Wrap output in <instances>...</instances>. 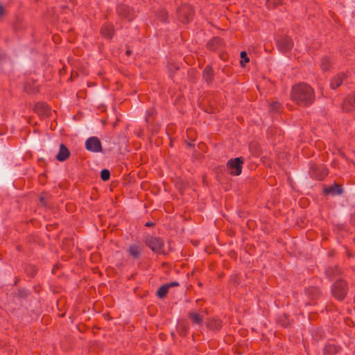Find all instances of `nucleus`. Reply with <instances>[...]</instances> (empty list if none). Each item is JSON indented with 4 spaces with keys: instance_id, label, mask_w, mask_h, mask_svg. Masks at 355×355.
Here are the masks:
<instances>
[{
    "instance_id": "obj_9",
    "label": "nucleus",
    "mask_w": 355,
    "mask_h": 355,
    "mask_svg": "<svg viewBox=\"0 0 355 355\" xmlns=\"http://www.w3.org/2000/svg\"><path fill=\"white\" fill-rule=\"evenodd\" d=\"M85 148L87 150L99 153L102 151V146L100 139L96 137H91L85 141Z\"/></svg>"
},
{
    "instance_id": "obj_37",
    "label": "nucleus",
    "mask_w": 355,
    "mask_h": 355,
    "mask_svg": "<svg viewBox=\"0 0 355 355\" xmlns=\"http://www.w3.org/2000/svg\"><path fill=\"white\" fill-rule=\"evenodd\" d=\"M4 14V8L1 4H0V16L3 15Z\"/></svg>"
},
{
    "instance_id": "obj_31",
    "label": "nucleus",
    "mask_w": 355,
    "mask_h": 355,
    "mask_svg": "<svg viewBox=\"0 0 355 355\" xmlns=\"http://www.w3.org/2000/svg\"><path fill=\"white\" fill-rule=\"evenodd\" d=\"M110 178V172L108 169H103L101 172V178L103 181H107Z\"/></svg>"
},
{
    "instance_id": "obj_25",
    "label": "nucleus",
    "mask_w": 355,
    "mask_h": 355,
    "mask_svg": "<svg viewBox=\"0 0 355 355\" xmlns=\"http://www.w3.org/2000/svg\"><path fill=\"white\" fill-rule=\"evenodd\" d=\"M277 322L279 325L284 328H286L290 325V319L286 314L279 315Z\"/></svg>"
},
{
    "instance_id": "obj_4",
    "label": "nucleus",
    "mask_w": 355,
    "mask_h": 355,
    "mask_svg": "<svg viewBox=\"0 0 355 355\" xmlns=\"http://www.w3.org/2000/svg\"><path fill=\"white\" fill-rule=\"evenodd\" d=\"M328 173V169L323 164H312L310 166L309 175L317 180H324Z\"/></svg>"
},
{
    "instance_id": "obj_8",
    "label": "nucleus",
    "mask_w": 355,
    "mask_h": 355,
    "mask_svg": "<svg viewBox=\"0 0 355 355\" xmlns=\"http://www.w3.org/2000/svg\"><path fill=\"white\" fill-rule=\"evenodd\" d=\"M117 13L121 18L129 21H132L135 16L134 10L125 4H121L117 7Z\"/></svg>"
},
{
    "instance_id": "obj_34",
    "label": "nucleus",
    "mask_w": 355,
    "mask_h": 355,
    "mask_svg": "<svg viewBox=\"0 0 355 355\" xmlns=\"http://www.w3.org/2000/svg\"><path fill=\"white\" fill-rule=\"evenodd\" d=\"M168 286V289L171 287L178 286L180 284L178 282H173L168 284H166Z\"/></svg>"
},
{
    "instance_id": "obj_33",
    "label": "nucleus",
    "mask_w": 355,
    "mask_h": 355,
    "mask_svg": "<svg viewBox=\"0 0 355 355\" xmlns=\"http://www.w3.org/2000/svg\"><path fill=\"white\" fill-rule=\"evenodd\" d=\"M40 203L44 207L48 206L47 201H46V197L44 196H43V195L40 196Z\"/></svg>"
},
{
    "instance_id": "obj_28",
    "label": "nucleus",
    "mask_w": 355,
    "mask_h": 355,
    "mask_svg": "<svg viewBox=\"0 0 355 355\" xmlns=\"http://www.w3.org/2000/svg\"><path fill=\"white\" fill-rule=\"evenodd\" d=\"M168 286L166 284H164L159 287V288L157 291V295L159 298H164L166 296L168 292Z\"/></svg>"
},
{
    "instance_id": "obj_7",
    "label": "nucleus",
    "mask_w": 355,
    "mask_h": 355,
    "mask_svg": "<svg viewBox=\"0 0 355 355\" xmlns=\"http://www.w3.org/2000/svg\"><path fill=\"white\" fill-rule=\"evenodd\" d=\"M276 44L278 49L282 53L290 51L293 47V42L288 36H278L276 38Z\"/></svg>"
},
{
    "instance_id": "obj_14",
    "label": "nucleus",
    "mask_w": 355,
    "mask_h": 355,
    "mask_svg": "<svg viewBox=\"0 0 355 355\" xmlns=\"http://www.w3.org/2000/svg\"><path fill=\"white\" fill-rule=\"evenodd\" d=\"M28 295L29 292L25 288H19L10 294L13 301H21L23 299H26Z\"/></svg>"
},
{
    "instance_id": "obj_38",
    "label": "nucleus",
    "mask_w": 355,
    "mask_h": 355,
    "mask_svg": "<svg viewBox=\"0 0 355 355\" xmlns=\"http://www.w3.org/2000/svg\"><path fill=\"white\" fill-rule=\"evenodd\" d=\"M125 53H126L127 55H130L132 53V52H131V51L130 49H128L126 51Z\"/></svg>"
},
{
    "instance_id": "obj_3",
    "label": "nucleus",
    "mask_w": 355,
    "mask_h": 355,
    "mask_svg": "<svg viewBox=\"0 0 355 355\" xmlns=\"http://www.w3.org/2000/svg\"><path fill=\"white\" fill-rule=\"evenodd\" d=\"M244 159L241 157L230 159L227 161L228 173L232 175H239L241 173Z\"/></svg>"
},
{
    "instance_id": "obj_26",
    "label": "nucleus",
    "mask_w": 355,
    "mask_h": 355,
    "mask_svg": "<svg viewBox=\"0 0 355 355\" xmlns=\"http://www.w3.org/2000/svg\"><path fill=\"white\" fill-rule=\"evenodd\" d=\"M283 3V0H266V6L268 9L275 8Z\"/></svg>"
},
{
    "instance_id": "obj_1",
    "label": "nucleus",
    "mask_w": 355,
    "mask_h": 355,
    "mask_svg": "<svg viewBox=\"0 0 355 355\" xmlns=\"http://www.w3.org/2000/svg\"><path fill=\"white\" fill-rule=\"evenodd\" d=\"M291 97L297 105L306 107L315 101L313 89L306 83H301L293 87Z\"/></svg>"
},
{
    "instance_id": "obj_17",
    "label": "nucleus",
    "mask_w": 355,
    "mask_h": 355,
    "mask_svg": "<svg viewBox=\"0 0 355 355\" xmlns=\"http://www.w3.org/2000/svg\"><path fill=\"white\" fill-rule=\"evenodd\" d=\"M305 293L311 300L318 299L321 295L320 289L315 286H310L307 288L305 291Z\"/></svg>"
},
{
    "instance_id": "obj_6",
    "label": "nucleus",
    "mask_w": 355,
    "mask_h": 355,
    "mask_svg": "<svg viewBox=\"0 0 355 355\" xmlns=\"http://www.w3.org/2000/svg\"><path fill=\"white\" fill-rule=\"evenodd\" d=\"M146 244L153 252L157 254L164 253V243L162 239L150 236L146 239Z\"/></svg>"
},
{
    "instance_id": "obj_5",
    "label": "nucleus",
    "mask_w": 355,
    "mask_h": 355,
    "mask_svg": "<svg viewBox=\"0 0 355 355\" xmlns=\"http://www.w3.org/2000/svg\"><path fill=\"white\" fill-rule=\"evenodd\" d=\"M333 295L338 300H343L347 293V282L343 279L336 281L331 289Z\"/></svg>"
},
{
    "instance_id": "obj_10",
    "label": "nucleus",
    "mask_w": 355,
    "mask_h": 355,
    "mask_svg": "<svg viewBox=\"0 0 355 355\" xmlns=\"http://www.w3.org/2000/svg\"><path fill=\"white\" fill-rule=\"evenodd\" d=\"M343 110L346 112L355 110V93L345 97L343 103Z\"/></svg>"
},
{
    "instance_id": "obj_24",
    "label": "nucleus",
    "mask_w": 355,
    "mask_h": 355,
    "mask_svg": "<svg viewBox=\"0 0 355 355\" xmlns=\"http://www.w3.org/2000/svg\"><path fill=\"white\" fill-rule=\"evenodd\" d=\"M333 61L329 56H324L321 60L320 67L322 71H326L331 69Z\"/></svg>"
},
{
    "instance_id": "obj_18",
    "label": "nucleus",
    "mask_w": 355,
    "mask_h": 355,
    "mask_svg": "<svg viewBox=\"0 0 355 355\" xmlns=\"http://www.w3.org/2000/svg\"><path fill=\"white\" fill-rule=\"evenodd\" d=\"M188 318L191 320L193 324L201 326L203 323V316L196 312H189Z\"/></svg>"
},
{
    "instance_id": "obj_23",
    "label": "nucleus",
    "mask_w": 355,
    "mask_h": 355,
    "mask_svg": "<svg viewBox=\"0 0 355 355\" xmlns=\"http://www.w3.org/2000/svg\"><path fill=\"white\" fill-rule=\"evenodd\" d=\"M157 112L156 110L154 107H151L150 109L148 110L146 112V122L149 125H152L155 120Z\"/></svg>"
},
{
    "instance_id": "obj_35",
    "label": "nucleus",
    "mask_w": 355,
    "mask_h": 355,
    "mask_svg": "<svg viewBox=\"0 0 355 355\" xmlns=\"http://www.w3.org/2000/svg\"><path fill=\"white\" fill-rule=\"evenodd\" d=\"M350 222L352 225H355V214L352 215Z\"/></svg>"
},
{
    "instance_id": "obj_36",
    "label": "nucleus",
    "mask_w": 355,
    "mask_h": 355,
    "mask_svg": "<svg viewBox=\"0 0 355 355\" xmlns=\"http://www.w3.org/2000/svg\"><path fill=\"white\" fill-rule=\"evenodd\" d=\"M155 225V223L151 222V221H148L146 223L145 226L146 227H153Z\"/></svg>"
},
{
    "instance_id": "obj_13",
    "label": "nucleus",
    "mask_w": 355,
    "mask_h": 355,
    "mask_svg": "<svg viewBox=\"0 0 355 355\" xmlns=\"http://www.w3.org/2000/svg\"><path fill=\"white\" fill-rule=\"evenodd\" d=\"M101 34L106 39H112L114 34V28L112 24L105 23L101 28Z\"/></svg>"
},
{
    "instance_id": "obj_40",
    "label": "nucleus",
    "mask_w": 355,
    "mask_h": 355,
    "mask_svg": "<svg viewBox=\"0 0 355 355\" xmlns=\"http://www.w3.org/2000/svg\"><path fill=\"white\" fill-rule=\"evenodd\" d=\"M188 145H189V146H192V144H191V143L188 144Z\"/></svg>"
},
{
    "instance_id": "obj_12",
    "label": "nucleus",
    "mask_w": 355,
    "mask_h": 355,
    "mask_svg": "<svg viewBox=\"0 0 355 355\" xmlns=\"http://www.w3.org/2000/svg\"><path fill=\"white\" fill-rule=\"evenodd\" d=\"M341 347L340 345L335 344L334 343H327L323 349V355H336L340 350Z\"/></svg>"
},
{
    "instance_id": "obj_32",
    "label": "nucleus",
    "mask_w": 355,
    "mask_h": 355,
    "mask_svg": "<svg viewBox=\"0 0 355 355\" xmlns=\"http://www.w3.org/2000/svg\"><path fill=\"white\" fill-rule=\"evenodd\" d=\"M281 107V104L278 102H273L270 105V110L272 112H277Z\"/></svg>"
},
{
    "instance_id": "obj_2",
    "label": "nucleus",
    "mask_w": 355,
    "mask_h": 355,
    "mask_svg": "<svg viewBox=\"0 0 355 355\" xmlns=\"http://www.w3.org/2000/svg\"><path fill=\"white\" fill-rule=\"evenodd\" d=\"M177 15L180 22L187 24L193 19L194 11L191 6L183 4L178 9Z\"/></svg>"
},
{
    "instance_id": "obj_20",
    "label": "nucleus",
    "mask_w": 355,
    "mask_h": 355,
    "mask_svg": "<svg viewBox=\"0 0 355 355\" xmlns=\"http://www.w3.org/2000/svg\"><path fill=\"white\" fill-rule=\"evenodd\" d=\"M207 327L211 330H220L222 327V320L217 318L209 319L207 322Z\"/></svg>"
},
{
    "instance_id": "obj_19",
    "label": "nucleus",
    "mask_w": 355,
    "mask_h": 355,
    "mask_svg": "<svg viewBox=\"0 0 355 355\" xmlns=\"http://www.w3.org/2000/svg\"><path fill=\"white\" fill-rule=\"evenodd\" d=\"M214 72L213 68L210 65L205 67L202 71V78L207 83H211L214 80Z\"/></svg>"
},
{
    "instance_id": "obj_29",
    "label": "nucleus",
    "mask_w": 355,
    "mask_h": 355,
    "mask_svg": "<svg viewBox=\"0 0 355 355\" xmlns=\"http://www.w3.org/2000/svg\"><path fill=\"white\" fill-rule=\"evenodd\" d=\"M157 18L159 20L163 22H166L168 20V12L164 10H160L157 13Z\"/></svg>"
},
{
    "instance_id": "obj_21",
    "label": "nucleus",
    "mask_w": 355,
    "mask_h": 355,
    "mask_svg": "<svg viewBox=\"0 0 355 355\" xmlns=\"http://www.w3.org/2000/svg\"><path fill=\"white\" fill-rule=\"evenodd\" d=\"M324 192L326 194L340 195L343 193V188L341 185L334 184V185L324 188Z\"/></svg>"
},
{
    "instance_id": "obj_39",
    "label": "nucleus",
    "mask_w": 355,
    "mask_h": 355,
    "mask_svg": "<svg viewBox=\"0 0 355 355\" xmlns=\"http://www.w3.org/2000/svg\"><path fill=\"white\" fill-rule=\"evenodd\" d=\"M187 327H185V328H184V334H183V333H180V334H181V335H183V336H185V335H187Z\"/></svg>"
},
{
    "instance_id": "obj_11",
    "label": "nucleus",
    "mask_w": 355,
    "mask_h": 355,
    "mask_svg": "<svg viewBox=\"0 0 355 355\" xmlns=\"http://www.w3.org/2000/svg\"><path fill=\"white\" fill-rule=\"evenodd\" d=\"M347 75L345 73H339L333 77L330 80V87L332 89H336L340 87L345 79L347 78Z\"/></svg>"
},
{
    "instance_id": "obj_15",
    "label": "nucleus",
    "mask_w": 355,
    "mask_h": 355,
    "mask_svg": "<svg viewBox=\"0 0 355 355\" xmlns=\"http://www.w3.org/2000/svg\"><path fill=\"white\" fill-rule=\"evenodd\" d=\"M223 45V40L219 37H213L207 44V48L212 51H215Z\"/></svg>"
},
{
    "instance_id": "obj_22",
    "label": "nucleus",
    "mask_w": 355,
    "mask_h": 355,
    "mask_svg": "<svg viewBox=\"0 0 355 355\" xmlns=\"http://www.w3.org/2000/svg\"><path fill=\"white\" fill-rule=\"evenodd\" d=\"M128 252L135 259H139L141 255V248L137 245H130Z\"/></svg>"
},
{
    "instance_id": "obj_30",
    "label": "nucleus",
    "mask_w": 355,
    "mask_h": 355,
    "mask_svg": "<svg viewBox=\"0 0 355 355\" xmlns=\"http://www.w3.org/2000/svg\"><path fill=\"white\" fill-rule=\"evenodd\" d=\"M241 65L245 66V64L250 62V58H248L247 53L245 51L241 52Z\"/></svg>"
},
{
    "instance_id": "obj_27",
    "label": "nucleus",
    "mask_w": 355,
    "mask_h": 355,
    "mask_svg": "<svg viewBox=\"0 0 355 355\" xmlns=\"http://www.w3.org/2000/svg\"><path fill=\"white\" fill-rule=\"evenodd\" d=\"M325 272L328 277H333L334 276L340 273V269L337 266L329 267L326 270Z\"/></svg>"
},
{
    "instance_id": "obj_16",
    "label": "nucleus",
    "mask_w": 355,
    "mask_h": 355,
    "mask_svg": "<svg viewBox=\"0 0 355 355\" xmlns=\"http://www.w3.org/2000/svg\"><path fill=\"white\" fill-rule=\"evenodd\" d=\"M70 156V152L67 146L62 144L60 146V150L56 155V158L60 162H64Z\"/></svg>"
}]
</instances>
